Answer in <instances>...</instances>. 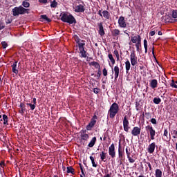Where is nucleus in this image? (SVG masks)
<instances>
[{
  "mask_svg": "<svg viewBox=\"0 0 177 177\" xmlns=\"http://www.w3.org/2000/svg\"><path fill=\"white\" fill-rule=\"evenodd\" d=\"M61 19L60 20L63 21V23H68V24H77V19L73 16L71 14H67L66 12L61 14Z\"/></svg>",
  "mask_w": 177,
  "mask_h": 177,
  "instance_id": "f257e3e1",
  "label": "nucleus"
},
{
  "mask_svg": "<svg viewBox=\"0 0 177 177\" xmlns=\"http://www.w3.org/2000/svg\"><path fill=\"white\" fill-rule=\"evenodd\" d=\"M120 111V106H118V104L116 102L113 103L110 108L109 110L108 111V115L109 118L113 120V118H115V115L118 114V112Z\"/></svg>",
  "mask_w": 177,
  "mask_h": 177,
  "instance_id": "f03ea898",
  "label": "nucleus"
},
{
  "mask_svg": "<svg viewBox=\"0 0 177 177\" xmlns=\"http://www.w3.org/2000/svg\"><path fill=\"white\" fill-rule=\"evenodd\" d=\"M13 16H19V15H26L28 14L30 9L24 8L23 6H20L19 7H15L12 10Z\"/></svg>",
  "mask_w": 177,
  "mask_h": 177,
  "instance_id": "7ed1b4c3",
  "label": "nucleus"
},
{
  "mask_svg": "<svg viewBox=\"0 0 177 177\" xmlns=\"http://www.w3.org/2000/svg\"><path fill=\"white\" fill-rule=\"evenodd\" d=\"M145 130L147 131L148 135L150 136V139L149 142H151V140H154L156 136V130L153 128L151 125H147L145 127Z\"/></svg>",
  "mask_w": 177,
  "mask_h": 177,
  "instance_id": "20e7f679",
  "label": "nucleus"
},
{
  "mask_svg": "<svg viewBox=\"0 0 177 177\" xmlns=\"http://www.w3.org/2000/svg\"><path fill=\"white\" fill-rule=\"evenodd\" d=\"M97 120V115H94L93 118L91 119L88 124L86 126L87 131H92V128H93L96 124Z\"/></svg>",
  "mask_w": 177,
  "mask_h": 177,
  "instance_id": "39448f33",
  "label": "nucleus"
},
{
  "mask_svg": "<svg viewBox=\"0 0 177 177\" xmlns=\"http://www.w3.org/2000/svg\"><path fill=\"white\" fill-rule=\"evenodd\" d=\"M130 62L131 66H136V64H138V57L136 56V53H135V50L131 52Z\"/></svg>",
  "mask_w": 177,
  "mask_h": 177,
  "instance_id": "423d86ee",
  "label": "nucleus"
},
{
  "mask_svg": "<svg viewBox=\"0 0 177 177\" xmlns=\"http://www.w3.org/2000/svg\"><path fill=\"white\" fill-rule=\"evenodd\" d=\"M123 128L125 132H129V129H131L129 127V121L128 118H127V116H124L123 119Z\"/></svg>",
  "mask_w": 177,
  "mask_h": 177,
  "instance_id": "0eeeda50",
  "label": "nucleus"
},
{
  "mask_svg": "<svg viewBox=\"0 0 177 177\" xmlns=\"http://www.w3.org/2000/svg\"><path fill=\"white\" fill-rule=\"evenodd\" d=\"M109 154L111 156V158H115V146L114 143H112L109 147Z\"/></svg>",
  "mask_w": 177,
  "mask_h": 177,
  "instance_id": "6e6552de",
  "label": "nucleus"
},
{
  "mask_svg": "<svg viewBox=\"0 0 177 177\" xmlns=\"http://www.w3.org/2000/svg\"><path fill=\"white\" fill-rule=\"evenodd\" d=\"M141 131H142V129L140 127H134L131 130V135L133 136H139V135H140Z\"/></svg>",
  "mask_w": 177,
  "mask_h": 177,
  "instance_id": "1a4fd4ad",
  "label": "nucleus"
},
{
  "mask_svg": "<svg viewBox=\"0 0 177 177\" xmlns=\"http://www.w3.org/2000/svg\"><path fill=\"white\" fill-rule=\"evenodd\" d=\"M126 154L127 156V158L131 164H133L135 162V159L131 157V148L129 147H126Z\"/></svg>",
  "mask_w": 177,
  "mask_h": 177,
  "instance_id": "9d476101",
  "label": "nucleus"
},
{
  "mask_svg": "<svg viewBox=\"0 0 177 177\" xmlns=\"http://www.w3.org/2000/svg\"><path fill=\"white\" fill-rule=\"evenodd\" d=\"M156 147H157V145H156V142H151L148 146L147 151L149 153V154H153L154 153V151L156 150Z\"/></svg>",
  "mask_w": 177,
  "mask_h": 177,
  "instance_id": "9b49d317",
  "label": "nucleus"
},
{
  "mask_svg": "<svg viewBox=\"0 0 177 177\" xmlns=\"http://www.w3.org/2000/svg\"><path fill=\"white\" fill-rule=\"evenodd\" d=\"M118 24L121 28H126L127 27V22H125V17H120L118 19Z\"/></svg>",
  "mask_w": 177,
  "mask_h": 177,
  "instance_id": "f8f14e48",
  "label": "nucleus"
},
{
  "mask_svg": "<svg viewBox=\"0 0 177 177\" xmlns=\"http://www.w3.org/2000/svg\"><path fill=\"white\" fill-rule=\"evenodd\" d=\"M98 26V34L101 36L103 37L106 33L104 32V29L103 28V23L100 22L97 24Z\"/></svg>",
  "mask_w": 177,
  "mask_h": 177,
  "instance_id": "ddd939ff",
  "label": "nucleus"
},
{
  "mask_svg": "<svg viewBox=\"0 0 177 177\" xmlns=\"http://www.w3.org/2000/svg\"><path fill=\"white\" fill-rule=\"evenodd\" d=\"M163 140H165V142H169V140H171V134L168 133L167 129H165L163 134Z\"/></svg>",
  "mask_w": 177,
  "mask_h": 177,
  "instance_id": "4468645a",
  "label": "nucleus"
},
{
  "mask_svg": "<svg viewBox=\"0 0 177 177\" xmlns=\"http://www.w3.org/2000/svg\"><path fill=\"white\" fill-rule=\"evenodd\" d=\"M131 39L133 44H136L137 42H142V37L139 35L131 37Z\"/></svg>",
  "mask_w": 177,
  "mask_h": 177,
  "instance_id": "2eb2a0df",
  "label": "nucleus"
},
{
  "mask_svg": "<svg viewBox=\"0 0 177 177\" xmlns=\"http://www.w3.org/2000/svg\"><path fill=\"white\" fill-rule=\"evenodd\" d=\"M75 12H76L77 13L85 12V8H84V6L81 4L79 6H77L75 8Z\"/></svg>",
  "mask_w": 177,
  "mask_h": 177,
  "instance_id": "dca6fc26",
  "label": "nucleus"
},
{
  "mask_svg": "<svg viewBox=\"0 0 177 177\" xmlns=\"http://www.w3.org/2000/svg\"><path fill=\"white\" fill-rule=\"evenodd\" d=\"M149 85L152 89H156V88H157L158 85V82L157 81V80L153 79L151 81Z\"/></svg>",
  "mask_w": 177,
  "mask_h": 177,
  "instance_id": "f3484780",
  "label": "nucleus"
},
{
  "mask_svg": "<svg viewBox=\"0 0 177 177\" xmlns=\"http://www.w3.org/2000/svg\"><path fill=\"white\" fill-rule=\"evenodd\" d=\"M12 73L17 75L19 74V70H17V61H15L13 64L11 66Z\"/></svg>",
  "mask_w": 177,
  "mask_h": 177,
  "instance_id": "a211bd4d",
  "label": "nucleus"
},
{
  "mask_svg": "<svg viewBox=\"0 0 177 177\" xmlns=\"http://www.w3.org/2000/svg\"><path fill=\"white\" fill-rule=\"evenodd\" d=\"M114 73H115V80L117 81V79L118 78V76L120 75V68L118 66H116L114 67Z\"/></svg>",
  "mask_w": 177,
  "mask_h": 177,
  "instance_id": "6ab92c4d",
  "label": "nucleus"
},
{
  "mask_svg": "<svg viewBox=\"0 0 177 177\" xmlns=\"http://www.w3.org/2000/svg\"><path fill=\"white\" fill-rule=\"evenodd\" d=\"M120 31L119 29H113L111 31L112 37H113L114 38L118 39V35H120Z\"/></svg>",
  "mask_w": 177,
  "mask_h": 177,
  "instance_id": "aec40b11",
  "label": "nucleus"
},
{
  "mask_svg": "<svg viewBox=\"0 0 177 177\" xmlns=\"http://www.w3.org/2000/svg\"><path fill=\"white\" fill-rule=\"evenodd\" d=\"M118 156L119 158H122L124 156V151H122V148H121V142H119V147H118Z\"/></svg>",
  "mask_w": 177,
  "mask_h": 177,
  "instance_id": "412c9836",
  "label": "nucleus"
},
{
  "mask_svg": "<svg viewBox=\"0 0 177 177\" xmlns=\"http://www.w3.org/2000/svg\"><path fill=\"white\" fill-rule=\"evenodd\" d=\"M67 174H72V175H74L75 174V169L73 168V166H68L67 167Z\"/></svg>",
  "mask_w": 177,
  "mask_h": 177,
  "instance_id": "4be33fe9",
  "label": "nucleus"
},
{
  "mask_svg": "<svg viewBox=\"0 0 177 177\" xmlns=\"http://www.w3.org/2000/svg\"><path fill=\"white\" fill-rule=\"evenodd\" d=\"M79 50L81 49H85V40H81L80 42L77 43Z\"/></svg>",
  "mask_w": 177,
  "mask_h": 177,
  "instance_id": "5701e85b",
  "label": "nucleus"
},
{
  "mask_svg": "<svg viewBox=\"0 0 177 177\" xmlns=\"http://www.w3.org/2000/svg\"><path fill=\"white\" fill-rule=\"evenodd\" d=\"M96 137H93L92 138V140L90 141V142L88 143V146L89 147H93L95 146V144L96 143Z\"/></svg>",
  "mask_w": 177,
  "mask_h": 177,
  "instance_id": "b1692460",
  "label": "nucleus"
},
{
  "mask_svg": "<svg viewBox=\"0 0 177 177\" xmlns=\"http://www.w3.org/2000/svg\"><path fill=\"white\" fill-rule=\"evenodd\" d=\"M125 68H126V73H129V70H131V62L129 60H127L125 62Z\"/></svg>",
  "mask_w": 177,
  "mask_h": 177,
  "instance_id": "393cba45",
  "label": "nucleus"
},
{
  "mask_svg": "<svg viewBox=\"0 0 177 177\" xmlns=\"http://www.w3.org/2000/svg\"><path fill=\"white\" fill-rule=\"evenodd\" d=\"M107 155L106 153H105L104 151H102L101 152L100 156V160L102 161H103L104 162H106V156Z\"/></svg>",
  "mask_w": 177,
  "mask_h": 177,
  "instance_id": "a878e982",
  "label": "nucleus"
},
{
  "mask_svg": "<svg viewBox=\"0 0 177 177\" xmlns=\"http://www.w3.org/2000/svg\"><path fill=\"white\" fill-rule=\"evenodd\" d=\"M102 15L103 17H104V19H106V20H109L110 19V12H109V11L104 10L102 12Z\"/></svg>",
  "mask_w": 177,
  "mask_h": 177,
  "instance_id": "bb28decb",
  "label": "nucleus"
},
{
  "mask_svg": "<svg viewBox=\"0 0 177 177\" xmlns=\"http://www.w3.org/2000/svg\"><path fill=\"white\" fill-rule=\"evenodd\" d=\"M156 177H162V171L160 169H156L155 171Z\"/></svg>",
  "mask_w": 177,
  "mask_h": 177,
  "instance_id": "cd10ccee",
  "label": "nucleus"
},
{
  "mask_svg": "<svg viewBox=\"0 0 177 177\" xmlns=\"http://www.w3.org/2000/svg\"><path fill=\"white\" fill-rule=\"evenodd\" d=\"M41 19H42V20H45V21H47V23H50L52 21V19L48 18L46 15H41Z\"/></svg>",
  "mask_w": 177,
  "mask_h": 177,
  "instance_id": "c85d7f7f",
  "label": "nucleus"
},
{
  "mask_svg": "<svg viewBox=\"0 0 177 177\" xmlns=\"http://www.w3.org/2000/svg\"><path fill=\"white\" fill-rule=\"evenodd\" d=\"M91 64L95 67V68H97L98 70H100V64H99L97 62H91Z\"/></svg>",
  "mask_w": 177,
  "mask_h": 177,
  "instance_id": "c756f323",
  "label": "nucleus"
},
{
  "mask_svg": "<svg viewBox=\"0 0 177 177\" xmlns=\"http://www.w3.org/2000/svg\"><path fill=\"white\" fill-rule=\"evenodd\" d=\"M8 115H3V125H9V123L8 122Z\"/></svg>",
  "mask_w": 177,
  "mask_h": 177,
  "instance_id": "7c9ffc66",
  "label": "nucleus"
},
{
  "mask_svg": "<svg viewBox=\"0 0 177 177\" xmlns=\"http://www.w3.org/2000/svg\"><path fill=\"white\" fill-rule=\"evenodd\" d=\"M90 160L91 161L92 166L94 168H96V167H97V163L95 162V158H93V156H90Z\"/></svg>",
  "mask_w": 177,
  "mask_h": 177,
  "instance_id": "2f4dec72",
  "label": "nucleus"
},
{
  "mask_svg": "<svg viewBox=\"0 0 177 177\" xmlns=\"http://www.w3.org/2000/svg\"><path fill=\"white\" fill-rule=\"evenodd\" d=\"M153 102L154 103V104H160V103H161V98L154 97L153 100Z\"/></svg>",
  "mask_w": 177,
  "mask_h": 177,
  "instance_id": "473e14b6",
  "label": "nucleus"
},
{
  "mask_svg": "<svg viewBox=\"0 0 177 177\" xmlns=\"http://www.w3.org/2000/svg\"><path fill=\"white\" fill-rule=\"evenodd\" d=\"M79 50L81 53V57H86V51L85 50V48H82Z\"/></svg>",
  "mask_w": 177,
  "mask_h": 177,
  "instance_id": "72a5a7b5",
  "label": "nucleus"
},
{
  "mask_svg": "<svg viewBox=\"0 0 177 177\" xmlns=\"http://www.w3.org/2000/svg\"><path fill=\"white\" fill-rule=\"evenodd\" d=\"M108 57L109 60L111 62L112 64H115V59H114V57H113V54H109Z\"/></svg>",
  "mask_w": 177,
  "mask_h": 177,
  "instance_id": "f704fd0d",
  "label": "nucleus"
},
{
  "mask_svg": "<svg viewBox=\"0 0 177 177\" xmlns=\"http://www.w3.org/2000/svg\"><path fill=\"white\" fill-rule=\"evenodd\" d=\"M81 138H82V140H87L89 139V135L86 133L81 134Z\"/></svg>",
  "mask_w": 177,
  "mask_h": 177,
  "instance_id": "c9c22d12",
  "label": "nucleus"
},
{
  "mask_svg": "<svg viewBox=\"0 0 177 177\" xmlns=\"http://www.w3.org/2000/svg\"><path fill=\"white\" fill-rule=\"evenodd\" d=\"M135 46H136L137 52H139L140 48H142V41L136 43Z\"/></svg>",
  "mask_w": 177,
  "mask_h": 177,
  "instance_id": "e433bc0d",
  "label": "nucleus"
},
{
  "mask_svg": "<svg viewBox=\"0 0 177 177\" xmlns=\"http://www.w3.org/2000/svg\"><path fill=\"white\" fill-rule=\"evenodd\" d=\"M141 109L142 106L140 105V104L138 102H136V110H137V111H140Z\"/></svg>",
  "mask_w": 177,
  "mask_h": 177,
  "instance_id": "4c0bfd02",
  "label": "nucleus"
},
{
  "mask_svg": "<svg viewBox=\"0 0 177 177\" xmlns=\"http://www.w3.org/2000/svg\"><path fill=\"white\" fill-rule=\"evenodd\" d=\"M50 8H57V1L53 0L50 2Z\"/></svg>",
  "mask_w": 177,
  "mask_h": 177,
  "instance_id": "58836bf2",
  "label": "nucleus"
},
{
  "mask_svg": "<svg viewBox=\"0 0 177 177\" xmlns=\"http://www.w3.org/2000/svg\"><path fill=\"white\" fill-rule=\"evenodd\" d=\"M73 38H74L75 41L76 42V44H80V42H81V41H82L80 39V37H78V35H75L73 36Z\"/></svg>",
  "mask_w": 177,
  "mask_h": 177,
  "instance_id": "ea45409f",
  "label": "nucleus"
},
{
  "mask_svg": "<svg viewBox=\"0 0 177 177\" xmlns=\"http://www.w3.org/2000/svg\"><path fill=\"white\" fill-rule=\"evenodd\" d=\"M113 54L116 56L117 61L120 62V53H118V50H115L113 51Z\"/></svg>",
  "mask_w": 177,
  "mask_h": 177,
  "instance_id": "a19ab883",
  "label": "nucleus"
},
{
  "mask_svg": "<svg viewBox=\"0 0 177 177\" xmlns=\"http://www.w3.org/2000/svg\"><path fill=\"white\" fill-rule=\"evenodd\" d=\"M22 6H24V8H30V3L28 1H24L22 2Z\"/></svg>",
  "mask_w": 177,
  "mask_h": 177,
  "instance_id": "79ce46f5",
  "label": "nucleus"
},
{
  "mask_svg": "<svg viewBox=\"0 0 177 177\" xmlns=\"http://www.w3.org/2000/svg\"><path fill=\"white\" fill-rule=\"evenodd\" d=\"M170 86H171V88H175L176 89H177V85L175 83V80H171V82L170 83Z\"/></svg>",
  "mask_w": 177,
  "mask_h": 177,
  "instance_id": "37998d69",
  "label": "nucleus"
},
{
  "mask_svg": "<svg viewBox=\"0 0 177 177\" xmlns=\"http://www.w3.org/2000/svg\"><path fill=\"white\" fill-rule=\"evenodd\" d=\"M144 48L145 50V53H147V40L144 39Z\"/></svg>",
  "mask_w": 177,
  "mask_h": 177,
  "instance_id": "c03bdc74",
  "label": "nucleus"
},
{
  "mask_svg": "<svg viewBox=\"0 0 177 177\" xmlns=\"http://www.w3.org/2000/svg\"><path fill=\"white\" fill-rule=\"evenodd\" d=\"M172 17H173V19H177V10H174L172 11Z\"/></svg>",
  "mask_w": 177,
  "mask_h": 177,
  "instance_id": "a18cd8bd",
  "label": "nucleus"
},
{
  "mask_svg": "<svg viewBox=\"0 0 177 177\" xmlns=\"http://www.w3.org/2000/svg\"><path fill=\"white\" fill-rule=\"evenodd\" d=\"M19 107L22 110H26V111L27 110V109H26V104L25 103L21 102L19 104Z\"/></svg>",
  "mask_w": 177,
  "mask_h": 177,
  "instance_id": "49530a36",
  "label": "nucleus"
},
{
  "mask_svg": "<svg viewBox=\"0 0 177 177\" xmlns=\"http://www.w3.org/2000/svg\"><path fill=\"white\" fill-rule=\"evenodd\" d=\"M101 76H102V71L100 69L97 70V73L96 75L97 79L99 80V78H100Z\"/></svg>",
  "mask_w": 177,
  "mask_h": 177,
  "instance_id": "de8ad7c7",
  "label": "nucleus"
},
{
  "mask_svg": "<svg viewBox=\"0 0 177 177\" xmlns=\"http://www.w3.org/2000/svg\"><path fill=\"white\" fill-rule=\"evenodd\" d=\"M5 27H6L5 23L0 21V31H1V30H3V28H5Z\"/></svg>",
  "mask_w": 177,
  "mask_h": 177,
  "instance_id": "09e8293b",
  "label": "nucleus"
},
{
  "mask_svg": "<svg viewBox=\"0 0 177 177\" xmlns=\"http://www.w3.org/2000/svg\"><path fill=\"white\" fill-rule=\"evenodd\" d=\"M1 45L3 46V49H6V48H8V43H6V41H1Z\"/></svg>",
  "mask_w": 177,
  "mask_h": 177,
  "instance_id": "8fccbe9b",
  "label": "nucleus"
},
{
  "mask_svg": "<svg viewBox=\"0 0 177 177\" xmlns=\"http://www.w3.org/2000/svg\"><path fill=\"white\" fill-rule=\"evenodd\" d=\"M102 74H103L104 77H107L108 72H107V69L106 68H104L103 69Z\"/></svg>",
  "mask_w": 177,
  "mask_h": 177,
  "instance_id": "3c124183",
  "label": "nucleus"
},
{
  "mask_svg": "<svg viewBox=\"0 0 177 177\" xmlns=\"http://www.w3.org/2000/svg\"><path fill=\"white\" fill-rule=\"evenodd\" d=\"M29 106L30 108V110H32V111H34V110H35L36 105L35 104H29Z\"/></svg>",
  "mask_w": 177,
  "mask_h": 177,
  "instance_id": "603ef678",
  "label": "nucleus"
},
{
  "mask_svg": "<svg viewBox=\"0 0 177 177\" xmlns=\"http://www.w3.org/2000/svg\"><path fill=\"white\" fill-rule=\"evenodd\" d=\"M150 122H151V124H153L154 125H156L157 124V120H156V118H151L150 120Z\"/></svg>",
  "mask_w": 177,
  "mask_h": 177,
  "instance_id": "864d4df0",
  "label": "nucleus"
},
{
  "mask_svg": "<svg viewBox=\"0 0 177 177\" xmlns=\"http://www.w3.org/2000/svg\"><path fill=\"white\" fill-rule=\"evenodd\" d=\"M140 63V70H143L145 68V66H143V62L142 61H139Z\"/></svg>",
  "mask_w": 177,
  "mask_h": 177,
  "instance_id": "5fc2aeb1",
  "label": "nucleus"
},
{
  "mask_svg": "<svg viewBox=\"0 0 177 177\" xmlns=\"http://www.w3.org/2000/svg\"><path fill=\"white\" fill-rule=\"evenodd\" d=\"M146 118L147 120H150V118L151 117V113H145Z\"/></svg>",
  "mask_w": 177,
  "mask_h": 177,
  "instance_id": "6e6d98bb",
  "label": "nucleus"
},
{
  "mask_svg": "<svg viewBox=\"0 0 177 177\" xmlns=\"http://www.w3.org/2000/svg\"><path fill=\"white\" fill-rule=\"evenodd\" d=\"M99 91H100L99 88H93V92H94V93H95V95H97V93H99Z\"/></svg>",
  "mask_w": 177,
  "mask_h": 177,
  "instance_id": "4d7b16f0",
  "label": "nucleus"
},
{
  "mask_svg": "<svg viewBox=\"0 0 177 177\" xmlns=\"http://www.w3.org/2000/svg\"><path fill=\"white\" fill-rule=\"evenodd\" d=\"M149 35L151 37H153V35H156V30H151L150 32H149Z\"/></svg>",
  "mask_w": 177,
  "mask_h": 177,
  "instance_id": "13d9d810",
  "label": "nucleus"
},
{
  "mask_svg": "<svg viewBox=\"0 0 177 177\" xmlns=\"http://www.w3.org/2000/svg\"><path fill=\"white\" fill-rule=\"evenodd\" d=\"M24 111H26L25 109H20L19 111V114H21V115H24Z\"/></svg>",
  "mask_w": 177,
  "mask_h": 177,
  "instance_id": "bf43d9fd",
  "label": "nucleus"
},
{
  "mask_svg": "<svg viewBox=\"0 0 177 177\" xmlns=\"http://www.w3.org/2000/svg\"><path fill=\"white\" fill-rule=\"evenodd\" d=\"M147 164L149 168V171H151L153 169V168L151 167V164H150L149 162H147Z\"/></svg>",
  "mask_w": 177,
  "mask_h": 177,
  "instance_id": "052dcab7",
  "label": "nucleus"
},
{
  "mask_svg": "<svg viewBox=\"0 0 177 177\" xmlns=\"http://www.w3.org/2000/svg\"><path fill=\"white\" fill-rule=\"evenodd\" d=\"M39 2L40 3H48V0H39Z\"/></svg>",
  "mask_w": 177,
  "mask_h": 177,
  "instance_id": "680f3d73",
  "label": "nucleus"
},
{
  "mask_svg": "<svg viewBox=\"0 0 177 177\" xmlns=\"http://www.w3.org/2000/svg\"><path fill=\"white\" fill-rule=\"evenodd\" d=\"M80 165V169H81V172L82 174V175H84V176H85V173H84V168L82 167V165Z\"/></svg>",
  "mask_w": 177,
  "mask_h": 177,
  "instance_id": "e2e57ef3",
  "label": "nucleus"
},
{
  "mask_svg": "<svg viewBox=\"0 0 177 177\" xmlns=\"http://www.w3.org/2000/svg\"><path fill=\"white\" fill-rule=\"evenodd\" d=\"M0 166L3 168L5 167V161H1L0 162Z\"/></svg>",
  "mask_w": 177,
  "mask_h": 177,
  "instance_id": "0e129e2a",
  "label": "nucleus"
},
{
  "mask_svg": "<svg viewBox=\"0 0 177 177\" xmlns=\"http://www.w3.org/2000/svg\"><path fill=\"white\" fill-rule=\"evenodd\" d=\"M12 19H8L7 21H6V24H10V23H12Z\"/></svg>",
  "mask_w": 177,
  "mask_h": 177,
  "instance_id": "69168bd1",
  "label": "nucleus"
},
{
  "mask_svg": "<svg viewBox=\"0 0 177 177\" xmlns=\"http://www.w3.org/2000/svg\"><path fill=\"white\" fill-rule=\"evenodd\" d=\"M32 103H33V104H35V105L37 104V98H33V100H32Z\"/></svg>",
  "mask_w": 177,
  "mask_h": 177,
  "instance_id": "338daca9",
  "label": "nucleus"
},
{
  "mask_svg": "<svg viewBox=\"0 0 177 177\" xmlns=\"http://www.w3.org/2000/svg\"><path fill=\"white\" fill-rule=\"evenodd\" d=\"M104 177H111V176L110 175V174H106V175H105V176H104Z\"/></svg>",
  "mask_w": 177,
  "mask_h": 177,
  "instance_id": "774afa93",
  "label": "nucleus"
}]
</instances>
